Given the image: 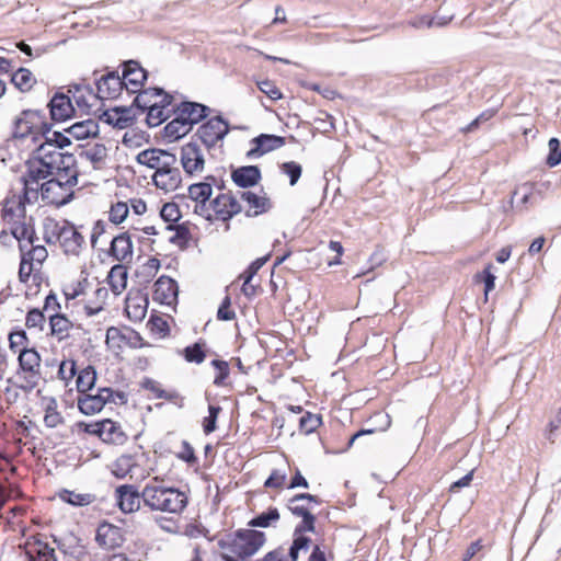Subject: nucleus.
<instances>
[{
	"label": "nucleus",
	"mask_w": 561,
	"mask_h": 561,
	"mask_svg": "<svg viewBox=\"0 0 561 561\" xmlns=\"http://www.w3.org/2000/svg\"><path fill=\"white\" fill-rule=\"evenodd\" d=\"M139 164L154 170L151 179L154 186L165 193L174 192L182 183L178 157L163 149L149 148L136 156Z\"/></svg>",
	"instance_id": "nucleus-1"
},
{
	"label": "nucleus",
	"mask_w": 561,
	"mask_h": 561,
	"mask_svg": "<svg viewBox=\"0 0 561 561\" xmlns=\"http://www.w3.org/2000/svg\"><path fill=\"white\" fill-rule=\"evenodd\" d=\"M38 147L34 151V156L50 164V168L57 169L58 172H65L68 175L75 165L73 154L61 152V150L70 145V139L60 131H47L43 134Z\"/></svg>",
	"instance_id": "nucleus-2"
},
{
	"label": "nucleus",
	"mask_w": 561,
	"mask_h": 561,
	"mask_svg": "<svg viewBox=\"0 0 561 561\" xmlns=\"http://www.w3.org/2000/svg\"><path fill=\"white\" fill-rule=\"evenodd\" d=\"M142 502L151 511L181 513L187 505V496L175 488L164 486L154 478L141 490Z\"/></svg>",
	"instance_id": "nucleus-3"
},
{
	"label": "nucleus",
	"mask_w": 561,
	"mask_h": 561,
	"mask_svg": "<svg viewBox=\"0 0 561 561\" xmlns=\"http://www.w3.org/2000/svg\"><path fill=\"white\" fill-rule=\"evenodd\" d=\"M134 104L141 111H147L146 122L150 127L159 126L173 113V95L160 88L140 91L134 99Z\"/></svg>",
	"instance_id": "nucleus-4"
},
{
	"label": "nucleus",
	"mask_w": 561,
	"mask_h": 561,
	"mask_svg": "<svg viewBox=\"0 0 561 561\" xmlns=\"http://www.w3.org/2000/svg\"><path fill=\"white\" fill-rule=\"evenodd\" d=\"M2 218L10 226L14 239H28L34 237L32 218L26 216L25 205L21 196L13 195L7 198L2 208Z\"/></svg>",
	"instance_id": "nucleus-5"
},
{
	"label": "nucleus",
	"mask_w": 561,
	"mask_h": 561,
	"mask_svg": "<svg viewBox=\"0 0 561 561\" xmlns=\"http://www.w3.org/2000/svg\"><path fill=\"white\" fill-rule=\"evenodd\" d=\"M319 504V499L309 493L297 494L288 501L287 508L289 512L297 517H301V522L295 527L297 534L314 531L316 516L312 510Z\"/></svg>",
	"instance_id": "nucleus-6"
},
{
	"label": "nucleus",
	"mask_w": 561,
	"mask_h": 561,
	"mask_svg": "<svg viewBox=\"0 0 561 561\" xmlns=\"http://www.w3.org/2000/svg\"><path fill=\"white\" fill-rule=\"evenodd\" d=\"M57 169L50 168V164L33 156L27 161V170L23 175L24 182V199L28 203L36 201L38 197L39 182L46 180L50 175L60 174Z\"/></svg>",
	"instance_id": "nucleus-7"
},
{
	"label": "nucleus",
	"mask_w": 561,
	"mask_h": 561,
	"mask_svg": "<svg viewBox=\"0 0 561 561\" xmlns=\"http://www.w3.org/2000/svg\"><path fill=\"white\" fill-rule=\"evenodd\" d=\"M49 129L50 126L45 122L43 113L26 110L16 118L13 135L15 138L31 137L34 142H37L43 134L49 131Z\"/></svg>",
	"instance_id": "nucleus-8"
},
{
	"label": "nucleus",
	"mask_w": 561,
	"mask_h": 561,
	"mask_svg": "<svg viewBox=\"0 0 561 561\" xmlns=\"http://www.w3.org/2000/svg\"><path fill=\"white\" fill-rule=\"evenodd\" d=\"M36 236L31 237L28 239H18L19 249L21 252V263L19 268V277L20 280L25 283L30 278L33 270L36 265H42V263L47 259L48 252L44 245H35L34 241Z\"/></svg>",
	"instance_id": "nucleus-9"
},
{
	"label": "nucleus",
	"mask_w": 561,
	"mask_h": 561,
	"mask_svg": "<svg viewBox=\"0 0 561 561\" xmlns=\"http://www.w3.org/2000/svg\"><path fill=\"white\" fill-rule=\"evenodd\" d=\"M19 366L23 374L21 389L32 391L41 380V355L35 348H21L19 351Z\"/></svg>",
	"instance_id": "nucleus-10"
},
{
	"label": "nucleus",
	"mask_w": 561,
	"mask_h": 561,
	"mask_svg": "<svg viewBox=\"0 0 561 561\" xmlns=\"http://www.w3.org/2000/svg\"><path fill=\"white\" fill-rule=\"evenodd\" d=\"M123 403L126 400L125 393L114 392L111 388H100L95 394L83 393L78 399V408L85 415H93L102 411L107 402Z\"/></svg>",
	"instance_id": "nucleus-11"
},
{
	"label": "nucleus",
	"mask_w": 561,
	"mask_h": 561,
	"mask_svg": "<svg viewBox=\"0 0 561 561\" xmlns=\"http://www.w3.org/2000/svg\"><path fill=\"white\" fill-rule=\"evenodd\" d=\"M76 183V171L71 170L68 175H65V173L56 174V178L42 183L38 187V193L41 192L42 199L46 203L55 205L64 204L62 193L66 191L67 186H71Z\"/></svg>",
	"instance_id": "nucleus-12"
},
{
	"label": "nucleus",
	"mask_w": 561,
	"mask_h": 561,
	"mask_svg": "<svg viewBox=\"0 0 561 561\" xmlns=\"http://www.w3.org/2000/svg\"><path fill=\"white\" fill-rule=\"evenodd\" d=\"M265 542V534L255 529H242L236 534L231 550L239 558L253 556Z\"/></svg>",
	"instance_id": "nucleus-13"
},
{
	"label": "nucleus",
	"mask_w": 561,
	"mask_h": 561,
	"mask_svg": "<svg viewBox=\"0 0 561 561\" xmlns=\"http://www.w3.org/2000/svg\"><path fill=\"white\" fill-rule=\"evenodd\" d=\"M180 162L190 176H199L206 167L205 150L196 142H188L181 148Z\"/></svg>",
	"instance_id": "nucleus-14"
},
{
	"label": "nucleus",
	"mask_w": 561,
	"mask_h": 561,
	"mask_svg": "<svg viewBox=\"0 0 561 561\" xmlns=\"http://www.w3.org/2000/svg\"><path fill=\"white\" fill-rule=\"evenodd\" d=\"M228 133V123L220 116H217L201 125L196 135L205 148L209 150L214 148L219 141H222Z\"/></svg>",
	"instance_id": "nucleus-15"
},
{
	"label": "nucleus",
	"mask_w": 561,
	"mask_h": 561,
	"mask_svg": "<svg viewBox=\"0 0 561 561\" xmlns=\"http://www.w3.org/2000/svg\"><path fill=\"white\" fill-rule=\"evenodd\" d=\"M123 88L125 87L119 75L116 71H111L96 81V93L93 92L90 85H87L85 90L89 92V96L95 102L98 100L116 99Z\"/></svg>",
	"instance_id": "nucleus-16"
},
{
	"label": "nucleus",
	"mask_w": 561,
	"mask_h": 561,
	"mask_svg": "<svg viewBox=\"0 0 561 561\" xmlns=\"http://www.w3.org/2000/svg\"><path fill=\"white\" fill-rule=\"evenodd\" d=\"M114 495L118 508L124 514H130L140 508L142 495L141 492H138L135 485H119L115 489Z\"/></svg>",
	"instance_id": "nucleus-17"
},
{
	"label": "nucleus",
	"mask_w": 561,
	"mask_h": 561,
	"mask_svg": "<svg viewBox=\"0 0 561 561\" xmlns=\"http://www.w3.org/2000/svg\"><path fill=\"white\" fill-rule=\"evenodd\" d=\"M95 541L100 548L113 550L124 543V536L119 527L103 522L96 528Z\"/></svg>",
	"instance_id": "nucleus-18"
},
{
	"label": "nucleus",
	"mask_w": 561,
	"mask_h": 561,
	"mask_svg": "<svg viewBox=\"0 0 561 561\" xmlns=\"http://www.w3.org/2000/svg\"><path fill=\"white\" fill-rule=\"evenodd\" d=\"M250 144L252 147L247 152V158L253 160L283 147L285 145V138L276 135L261 134L253 138Z\"/></svg>",
	"instance_id": "nucleus-19"
},
{
	"label": "nucleus",
	"mask_w": 561,
	"mask_h": 561,
	"mask_svg": "<svg viewBox=\"0 0 561 561\" xmlns=\"http://www.w3.org/2000/svg\"><path fill=\"white\" fill-rule=\"evenodd\" d=\"M122 82L130 93L138 92L147 78V72L138 61L129 60L124 64Z\"/></svg>",
	"instance_id": "nucleus-20"
},
{
	"label": "nucleus",
	"mask_w": 561,
	"mask_h": 561,
	"mask_svg": "<svg viewBox=\"0 0 561 561\" xmlns=\"http://www.w3.org/2000/svg\"><path fill=\"white\" fill-rule=\"evenodd\" d=\"M153 299L163 305H172L179 293L178 283L169 276L162 275L154 282Z\"/></svg>",
	"instance_id": "nucleus-21"
},
{
	"label": "nucleus",
	"mask_w": 561,
	"mask_h": 561,
	"mask_svg": "<svg viewBox=\"0 0 561 561\" xmlns=\"http://www.w3.org/2000/svg\"><path fill=\"white\" fill-rule=\"evenodd\" d=\"M58 243L67 255H79L84 244V238L76 227L68 221Z\"/></svg>",
	"instance_id": "nucleus-22"
},
{
	"label": "nucleus",
	"mask_w": 561,
	"mask_h": 561,
	"mask_svg": "<svg viewBox=\"0 0 561 561\" xmlns=\"http://www.w3.org/2000/svg\"><path fill=\"white\" fill-rule=\"evenodd\" d=\"M148 309V298L140 291L130 293L125 300V312L129 320L140 322Z\"/></svg>",
	"instance_id": "nucleus-23"
},
{
	"label": "nucleus",
	"mask_w": 561,
	"mask_h": 561,
	"mask_svg": "<svg viewBox=\"0 0 561 561\" xmlns=\"http://www.w3.org/2000/svg\"><path fill=\"white\" fill-rule=\"evenodd\" d=\"M208 107L194 102H182L180 105H173V113L178 115L185 123H190V126L201 122L207 115Z\"/></svg>",
	"instance_id": "nucleus-24"
},
{
	"label": "nucleus",
	"mask_w": 561,
	"mask_h": 561,
	"mask_svg": "<svg viewBox=\"0 0 561 561\" xmlns=\"http://www.w3.org/2000/svg\"><path fill=\"white\" fill-rule=\"evenodd\" d=\"M215 214L222 220H228L242 209L239 201L231 194H219L211 202Z\"/></svg>",
	"instance_id": "nucleus-25"
},
{
	"label": "nucleus",
	"mask_w": 561,
	"mask_h": 561,
	"mask_svg": "<svg viewBox=\"0 0 561 561\" xmlns=\"http://www.w3.org/2000/svg\"><path fill=\"white\" fill-rule=\"evenodd\" d=\"M99 437L104 443L114 445H123L127 440V436L122 431L121 425L110 419L100 422Z\"/></svg>",
	"instance_id": "nucleus-26"
},
{
	"label": "nucleus",
	"mask_w": 561,
	"mask_h": 561,
	"mask_svg": "<svg viewBox=\"0 0 561 561\" xmlns=\"http://www.w3.org/2000/svg\"><path fill=\"white\" fill-rule=\"evenodd\" d=\"M261 178V171L256 165L240 167L231 172L232 181L243 188L256 185Z\"/></svg>",
	"instance_id": "nucleus-27"
},
{
	"label": "nucleus",
	"mask_w": 561,
	"mask_h": 561,
	"mask_svg": "<svg viewBox=\"0 0 561 561\" xmlns=\"http://www.w3.org/2000/svg\"><path fill=\"white\" fill-rule=\"evenodd\" d=\"M110 253L119 262L130 260L133 257L130 236L127 232L116 236L111 242Z\"/></svg>",
	"instance_id": "nucleus-28"
},
{
	"label": "nucleus",
	"mask_w": 561,
	"mask_h": 561,
	"mask_svg": "<svg viewBox=\"0 0 561 561\" xmlns=\"http://www.w3.org/2000/svg\"><path fill=\"white\" fill-rule=\"evenodd\" d=\"M50 115L54 121H66L73 113L71 100L66 94H56L49 102Z\"/></svg>",
	"instance_id": "nucleus-29"
},
{
	"label": "nucleus",
	"mask_w": 561,
	"mask_h": 561,
	"mask_svg": "<svg viewBox=\"0 0 561 561\" xmlns=\"http://www.w3.org/2000/svg\"><path fill=\"white\" fill-rule=\"evenodd\" d=\"M25 553L28 561H58L54 548L43 541L28 543Z\"/></svg>",
	"instance_id": "nucleus-30"
},
{
	"label": "nucleus",
	"mask_w": 561,
	"mask_h": 561,
	"mask_svg": "<svg viewBox=\"0 0 561 561\" xmlns=\"http://www.w3.org/2000/svg\"><path fill=\"white\" fill-rule=\"evenodd\" d=\"M66 131L75 139H87L99 134V124L96 121L89 118L75 123Z\"/></svg>",
	"instance_id": "nucleus-31"
},
{
	"label": "nucleus",
	"mask_w": 561,
	"mask_h": 561,
	"mask_svg": "<svg viewBox=\"0 0 561 561\" xmlns=\"http://www.w3.org/2000/svg\"><path fill=\"white\" fill-rule=\"evenodd\" d=\"M138 467L136 458L131 455H122L111 465V472L118 479L133 478L134 470Z\"/></svg>",
	"instance_id": "nucleus-32"
},
{
	"label": "nucleus",
	"mask_w": 561,
	"mask_h": 561,
	"mask_svg": "<svg viewBox=\"0 0 561 561\" xmlns=\"http://www.w3.org/2000/svg\"><path fill=\"white\" fill-rule=\"evenodd\" d=\"M68 221H58L55 218L47 217L43 221V239L48 244H56L60 240V236Z\"/></svg>",
	"instance_id": "nucleus-33"
},
{
	"label": "nucleus",
	"mask_w": 561,
	"mask_h": 561,
	"mask_svg": "<svg viewBox=\"0 0 561 561\" xmlns=\"http://www.w3.org/2000/svg\"><path fill=\"white\" fill-rule=\"evenodd\" d=\"M49 325L51 335L56 336L59 341L67 339L72 328L71 321L61 313H50Z\"/></svg>",
	"instance_id": "nucleus-34"
},
{
	"label": "nucleus",
	"mask_w": 561,
	"mask_h": 561,
	"mask_svg": "<svg viewBox=\"0 0 561 561\" xmlns=\"http://www.w3.org/2000/svg\"><path fill=\"white\" fill-rule=\"evenodd\" d=\"M240 198L244 201L250 208L254 209L253 214L248 211V216H257L271 208V202L265 195H257L253 192H242Z\"/></svg>",
	"instance_id": "nucleus-35"
},
{
	"label": "nucleus",
	"mask_w": 561,
	"mask_h": 561,
	"mask_svg": "<svg viewBox=\"0 0 561 561\" xmlns=\"http://www.w3.org/2000/svg\"><path fill=\"white\" fill-rule=\"evenodd\" d=\"M107 282L115 295H119L125 288L127 284V270L125 266L117 264L114 265L108 275Z\"/></svg>",
	"instance_id": "nucleus-36"
},
{
	"label": "nucleus",
	"mask_w": 561,
	"mask_h": 561,
	"mask_svg": "<svg viewBox=\"0 0 561 561\" xmlns=\"http://www.w3.org/2000/svg\"><path fill=\"white\" fill-rule=\"evenodd\" d=\"M60 549L71 561H82L88 556L87 547L77 538L64 540Z\"/></svg>",
	"instance_id": "nucleus-37"
},
{
	"label": "nucleus",
	"mask_w": 561,
	"mask_h": 561,
	"mask_svg": "<svg viewBox=\"0 0 561 561\" xmlns=\"http://www.w3.org/2000/svg\"><path fill=\"white\" fill-rule=\"evenodd\" d=\"M190 123H185L178 115L164 127V137L170 141L178 140L191 131Z\"/></svg>",
	"instance_id": "nucleus-38"
},
{
	"label": "nucleus",
	"mask_w": 561,
	"mask_h": 561,
	"mask_svg": "<svg viewBox=\"0 0 561 561\" xmlns=\"http://www.w3.org/2000/svg\"><path fill=\"white\" fill-rule=\"evenodd\" d=\"M96 381V371L92 366H87L79 371L77 377V389L83 394L91 391Z\"/></svg>",
	"instance_id": "nucleus-39"
},
{
	"label": "nucleus",
	"mask_w": 561,
	"mask_h": 561,
	"mask_svg": "<svg viewBox=\"0 0 561 561\" xmlns=\"http://www.w3.org/2000/svg\"><path fill=\"white\" fill-rule=\"evenodd\" d=\"M11 81L20 91L26 92L31 90L36 80L28 69L20 68L12 75Z\"/></svg>",
	"instance_id": "nucleus-40"
},
{
	"label": "nucleus",
	"mask_w": 561,
	"mask_h": 561,
	"mask_svg": "<svg viewBox=\"0 0 561 561\" xmlns=\"http://www.w3.org/2000/svg\"><path fill=\"white\" fill-rule=\"evenodd\" d=\"M279 520V512L276 507H270L266 512L259 514L249 522L252 527L266 528L275 525Z\"/></svg>",
	"instance_id": "nucleus-41"
},
{
	"label": "nucleus",
	"mask_w": 561,
	"mask_h": 561,
	"mask_svg": "<svg viewBox=\"0 0 561 561\" xmlns=\"http://www.w3.org/2000/svg\"><path fill=\"white\" fill-rule=\"evenodd\" d=\"M213 194L211 184L208 182H201L190 185L188 196L198 203L205 204Z\"/></svg>",
	"instance_id": "nucleus-42"
},
{
	"label": "nucleus",
	"mask_w": 561,
	"mask_h": 561,
	"mask_svg": "<svg viewBox=\"0 0 561 561\" xmlns=\"http://www.w3.org/2000/svg\"><path fill=\"white\" fill-rule=\"evenodd\" d=\"M44 423L49 428H55L64 423V416L57 410V402L55 399H49L44 415Z\"/></svg>",
	"instance_id": "nucleus-43"
},
{
	"label": "nucleus",
	"mask_w": 561,
	"mask_h": 561,
	"mask_svg": "<svg viewBox=\"0 0 561 561\" xmlns=\"http://www.w3.org/2000/svg\"><path fill=\"white\" fill-rule=\"evenodd\" d=\"M82 154L94 165V168H99L107 158V149L102 144H95L91 148L84 150Z\"/></svg>",
	"instance_id": "nucleus-44"
},
{
	"label": "nucleus",
	"mask_w": 561,
	"mask_h": 561,
	"mask_svg": "<svg viewBox=\"0 0 561 561\" xmlns=\"http://www.w3.org/2000/svg\"><path fill=\"white\" fill-rule=\"evenodd\" d=\"M305 533L297 534L296 530H294V541L293 545L289 548L288 552V561H297L299 551L304 550L307 551L309 549V545L311 542L310 538L306 537L304 535Z\"/></svg>",
	"instance_id": "nucleus-45"
},
{
	"label": "nucleus",
	"mask_w": 561,
	"mask_h": 561,
	"mask_svg": "<svg viewBox=\"0 0 561 561\" xmlns=\"http://www.w3.org/2000/svg\"><path fill=\"white\" fill-rule=\"evenodd\" d=\"M167 229L173 231L169 241L180 248H185L190 240V229L185 225H168Z\"/></svg>",
	"instance_id": "nucleus-46"
},
{
	"label": "nucleus",
	"mask_w": 561,
	"mask_h": 561,
	"mask_svg": "<svg viewBox=\"0 0 561 561\" xmlns=\"http://www.w3.org/2000/svg\"><path fill=\"white\" fill-rule=\"evenodd\" d=\"M85 87L87 85H83V87L78 85V84L73 85L72 87L75 89L73 98L76 100L78 107L81 111L90 113L92 111L93 104L90 103L91 98L89 96V92L85 90ZM92 101H94V100L92 99Z\"/></svg>",
	"instance_id": "nucleus-47"
},
{
	"label": "nucleus",
	"mask_w": 561,
	"mask_h": 561,
	"mask_svg": "<svg viewBox=\"0 0 561 561\" xmlns=\"http://www.w3.org/2000/svg\"><path fill=\"white\" fill-rule=\"evenodd\" d=\"M61 500L65 502L75 505V506H84L89 505L92 502V495L91 494H80L75 493L72 491L65 490L60 494Z\"/></svg>",
	"instance_id": "nucleus-48"
},
{
	"label": "nucleus",
	"mask_w": 561,
	"mask_h": 561,
	"mask_svg": "<svg viewBox=\"0 0 561 561\" xmlns=\"http://www.w3.org/2000/svg\"><path fill=\"white\" fill-rule=\"evenodd\" d=\"M320 424L321 417L309 412L302 415L299 420V427L306 434L314 432L320 426Z\"/></svg>",
	"instance_id": "nucleus-49"
},
{
	"label": "nucleus",
	"mask_w": 561,
	"mask_h": 561,
	"mask_svg": "<svg viewBox=\"0 0 561 561\" xmlns=\"http://www.w3.org/2000/svg\"><path fill=\"white\" fill-rule=\"evenodd\" d=\"M88 284V280L84 278L83 280H78L76 283L67 285L64 289L66 299L72 300L84 295Z\"/></svg>",
	"instance_id": "nucleus-50"
},
{
	"label": "nucleus",
	"mask_w": 561,
	"mask_h": 561,
	"mask_svg": "<svg viewBox=\"0 0 561 561\" xmlns=\"http://www.w3.org/2000/svg\"><path fill=\"white\" fill-rule=\"evenodd\" d=\"M160 216L165 222L173 225L181 218V213L175 203H165L161 208Z\"/></svg>",
	"instance_id": "nucleus-51"
},
{
	"label": "nucleus",
	"mask_w": 561,
	"mask_h": 561,
	"mask_svg": "<svg viewBox=\"0 0 561 561\" xmlns=\"http://www.w3.org/2000/svg\"><path fill=\"white\" fill-rule=\"evenodd\" d=\"M128 211V205L124 202H117L116 204L112 205L110 209L111 222L115 225L123 222L126 219Z\"/></svg>",
	"instance_id": "nucleus-52"
},
{
	"label": "nucleus",
	"mask_w": 561,
	"mask_h": 561,
	"mask_svg": "<svg viewBox=\"0 0 561 561\" xmlns=\"http://www.w3.org/2000/svg\"><path fill=\"white\" fill-rule=\"evenodd\" d=\"M284 174L288 175L290 185H295L301 176V165L295 161L285 162L280 165Z\"/></svg>",
	"instance_id": "nucleus-53"
},
{
	"label": "nucleus",
	"mask_w": 561,
	"mask_h": 561,
	"mask_svg": "<svg viewBox=\"0 0 561 561\" xmlns=\"http://www.w3.org/2000/svg\"><path fill=\"white\" fill-rule=\"evenodd\" d=\"M185 359L190 363L201 364L205 359V353L198 343L184 348Z\"/></svg>",
	"instance_id": "nucleus-54"
},
{
	"label": "nucleus",
	"mask_w": 561,
	"mask_h": 561,
	"mask_svg": "<svg viewBox=\"0 0 561 561\" xmlns=\"http://www.w3.org/2000/svg\"><path fill=\"white\" fill-rule=\"evenodd\" d=\"M548 146H549V154L547 158V163L550 167H556L559 163H561V149L559 148L560 142L557 138H551L549 140Z\"/></svg>",
	"instance_id": "nucleus-55"
},
{
	"label": "nucleus",
	"mask_w": 561,
	"mask_h": 561,
	"mask_svg": "<svg viewBox=\"0 0 561 561\" xmlns=\"http://www.w3.org/2000/svg\"><path fill=\"white\" fill-rule=\"evenodd\" d=\"M27 336L25 331H15L9 334V346L14 353L19 352L20 347H26Z\"/></svg>",
	"instance_id": "nucleus-56"
},
{
	"label": "nucleus",
	"mask_w": 561,
	"mask_h": 561,
	"mask_svg": "<svg viewBox=\"0 0 561 561\" xmlns=\"http://www.w3.org/2000/svg\"><path fill=\"white\" fill-rule=\"evenodd\" d=\"M257 88L261 92L266 94L271 100L277 101L282 99L283 94L274 82L270 80H263L257 82Z\"/></svg>",
	"instance_id": "nucleus-57"
},
{
	"label": "nucleus",
	"mask_w": 561,
	"mask_h": 561,
	"mask_svg": "<svg viewBox=\"0 0 561 561\" xmlns=\"http://www.w3.org/2000/svg\"><path fill=\"white\" fill-rule=\"evenodd\" d=\"M76 374V362L73 359H67L60 363L58 376L61 380L69 381L75 377Z\"/></svg>",
	"instance_id": "nucleus-58"
},
{
	"label": "nucleus",
	"mask_w": 561,
	"mask_h": 561,
	"mask_svg": "<svg viewBox=\"0 0 561 561\" xmlns=\"http://www.w3.org/2000/svg\"><path fill=\"white\" fill-rule=\"evenodd\" d=\"M44 323H45V314L43 311H41L38 309H32L27 312L26 319H25V325L28 329H32V328L43 329Z\"/></svg>",
	"instance_id": "nucleus-59"
},
{
	"label": "nucleus",
	"mask_w": 561,
	"mask_h": 561,
	"mask_svg": "<svg viewBox=\"0 0 561 561\" xmlns=\"http://www.w3.org/2000/svg\"><path fill=\"white\" fill-rule=\"evenodd\" d=\"M211 364L217 369V375L214 379V383L216 386H222L229 375L228 363L225 360L214 359Z\"/></svg>",
	"instance_id": "nucleus-60"
},
{
	"label": "nucleus",
	"mask_w": 561,
	"mask_h": 561,
	"mask_svg": "<svg viewBox=\"0 0 561 561\" xmlns=\"http://www.w3.org/2000/svg\"><path fill=\"white\" fill-rule=\"evenodd\" d=\"M268 256L256 259L250 264V266L241 274V278L244 279V285L249 284L257 271L267 262Z\"/></svg>",
	"instance_id": "nucleus-61"
},
{
	"label": "nucleus",
	"mask_w": 561,
	"mask_h": 561,
	"mask_svg": "<svg viewBox=\"0 0 561 561\" xmlns=\"http://www.w3.org/2000/svg\"><path fill=\"white\" fill-rule=\"evenodd\" d=\"M220 410H221V408L217 407V405L208 407L209 415L207 417H205L204 422H203L204 432L206 434H209L216 430V420H217V416H218Z\"/></svg>",
	"instance_id": "nucleus-62"
},
{
	"label": "nucleus",
	"mask_w": 561,
	"mask_h": 561,
	"mask_svg": "<svg viewBox=\"0 0 561 561\" xmlns=\"http://www.w3.org/2000/svg\"><path fill=\"white\" fill-rule=\"evenodd\" d=\"M126 340L125 334L115 327H111L106 331V343L112 347H121V343Z\"/></svg>",
	"instance_id": "nucleus-63"
},
{
	"label": "nucleus",
	"mask_w": 561,
	"mask_h": 561,
	"mask_svg": "<svg viewBox=\"0 0 561 561\" xmlns=\"http://www.w3.org/2000/svg\"><path fill=\"white\" fill-rule=\"evenodd\" d=\"M286 481V473L274 470L264 483L266 488H282Z\"/></svg>",
	"instance_id": "nucleus-64"
}]
</instances>
